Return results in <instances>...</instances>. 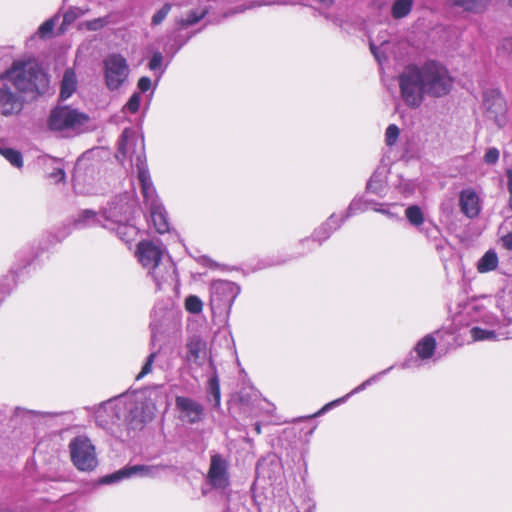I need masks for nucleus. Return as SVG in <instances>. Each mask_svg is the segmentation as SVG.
Returning <instances> with one entry per match:
<instances>
[{
  "label": "nucleus",
  "mask_w": 512,
  "mask_h": 512,
  "mask_svg": "<svg viewBox=\"0 0 512 512\" xmlns=\"http://www.w3.org/2000/svg\"><path fill=\"white\" fill-rule=\"evenodd\" d=\"M453 83L446 66L434 60L426 61L421 66L409 65L399 75L401 97L410 108H418L425 95L433 98L448 95Z\"/></svg>",
  "instance_id": "nucleus-1"
},
{
  "label": "nucleus",
  "mask_w": 512,
  "mask_h": 512,
  "mask_svg": "<svg viewBox=\"0 0 512 512\" xmlns=\"http://www.w3.org/2000/svg\"><path fill=\"white\" fill-rule=\"evenodd\" d=\"M156 404L145 392L123 394L104 402L98 410V417L105 413L113 425H125L128 429H141L153 419Z\"/></svg>",
  "instance_id": "nucleus-2"
},
{
  "label": "nucleus",
  "mask_w": 512,
  "mask_h": 512,
  "mask_svg": "<svg viewBox=\"0 0 512 512\" xmlns=\"http://www.w3.org/2000/svg\"><path fill=\"white\" fill-rule=\"evenodd\" d=\"M130 207L126 203H112L101 214L93 210L82 211L74 222L76 228H85L100 225L115 232L125 243H130L138 234L135 225L130 224Z\"/></svg>",
  "instance_id": "nucleus-3"
},
{
  "label": "nucleus",
  "mask_w": 512,
  "mask_h": 512,
  "mask_svg": "<svg viewBox=\"0 0 512 512\" xmlns=\"http://www.w3.org/2000/svg\"><path fill=\"white\" fill-rule=\"evenodd\" d=\"M138 261L155 282L156 289L171 285L176 276V269L166 249L152 241H141L136 252Z\"/></svg>",
  "instance_id": "nucleus-4"
},
{
  "label": "nucleus",
  "mask_w": 512,
  "mask_h": 512,
  "mask_svg": "<svg viewBox=\"0 0 512 512\" xmlns=\"http://www.w3.org/2000/svg\"><path fill=\"white\" fill-rule=\"evenodd\" d=\"M140 151L136 155V167L138 172V180L141 185L142 195L145 204L150 212V221L156 232L163 234L169 231V222L165 208L160 203L156 190L150 178V174L146 165L143 149V140L139 142Z\"/></svg>",
  "instance_id": "nucleus-5"
},
{
  "label": "nucleus",
  "mask_w": 512,
  "mask_h": 512,
  "mask_svg": "<svg viewBox=\"0 0 512 512\" xmlns=\"http://www.w3.org/2000/svg\"><path fill=\"white\" fill-rule=\"evenodd\" d=\"M505 302L502 300L497 305L502 319L494 312H486L481 316V323L485 327L474 326L470 329V336L474 341L512 338V311L505 307Z\"/></svg>",
  "instance_id": "nucleus-6"
},
{
  "label": "nucleus",
  "mask_w": 512,
  "mask_h": 512,
  "mask_svg": "<svg viewBox=\"0 0 512 512\" xmlns=\"http://www.w3.org/2000/svg\"><path fill=\"white\" fill-rule=\"evenodd\" d=\"M2 75L21 92H39L48 84L46 74L33 61H14Z\"/></svg>",
  "instance_id": "nucleus-7"
},
{
  "label": "nucleus",
  "mask_w": 512,
  "mask_h": 512,
  "mask_svg": "<svg viewBox=\"0 0 512 512\" xmlns=\"http://www.w3.org/2000/svg\"><path fill=\"white\" fill-rule=\"evenodd\" d=\"M88 120V116L68 106H58L51 111L48 119L50 130L62 136H70Z\"/></svg>",
  "instance_id": "nucleus-8"
},
{
  "label": "nucleus",
  "mask_w": 512,
  "mask_h": 512,
  "mask_svg": "<svg viewBox=\"0 0 512 512\" xmlns=\"http://www.w3.org/2000/svg\"><path fill=\"white\" fill-rule=\"evenodd\" d=\"M130 68L120 54L112 53L103 60L104 82L109 91H118L128 83Z\"/></svg>",
  "instance_id": "nucleus-9"
},
{
  "label": "nucleus",
  "mask_w": 512,
  "mask_h": 512,
  "mask_svg": "<svg viewBox=\"0 0 512 512\" xmlns=\"http://www.w3.org/2000/svg\"><path fill=\"white\" fill-rule=\"evenodd\" d=\"M240 288L231 281L216 280L210 285V306L214 314H229Z\"/></svg>",
  "instance_id": "nucleus-10"
},
{
  "label": "nucleus",
  "mask_w": 512,
  "mask_h": 512,
  "mask_svg": "<svg viewBox=\"0 0 512 512\" xmlns=\"http://www.w3.org/2000/svg\"><path fill=\"white\" fill-rule=\"evenodd\" d=\"M71 459L78 470L92 471L97 466L95 448L84 436L74 438L69 444Z\"/></svg>",
  "instance_id": "nucleus-11"
},
{
  "label": "nucleus",
  "mask_w": 512,
  "mask_h": 512,
  "mask_svg": "<svg viewBox=\"0 0 512 512\" xmlns=\"http://www.w3.org/2000/svg\"><path fill=\"white\" fill-rule=\"evenodd\" d=\"M166 468L167 466L163 464L126 466L112 474L104 476L100 482L102 484H113L133 476L156 478Z\"/></svg>",
  "instance_id": "nucleus-12"
},
{
  "label": "nucleus",
  "mask_w": 512,
  "mask_h": 512,
  "mask_svg": "<svg viewBox=\"0 0 512 512\" xmlns=\"http://www.w3.org/2000/svg\"><path fill=\"white\" fill-rule=\"evenodd\" d=\"M183 361L190 367H200L207 357V343L197 334L189 336L180 352Z\"/></svg>",
  "instance_id": "nucleus-13"
},
{
  "label": "nucleus",
  "mask_w": 512,
  "mask_h": 512,
  "mask_svg": "<svg viewBox=\"0 0 512 512\" xmlns=\"http://www.w3.org/2000/svg\"><path fill=\"white\" fill-rule=\"evenodd\" d=\"M483 105L488 118L492 119L499 127L505 124L507 104L502 93L497 89L484 92Z\"/></svg>",
  "instance_id": "nucleus-14"
},
{
  "label": "nucleus",
  "mask_w": 512,
  "mask_h": 512,
  "mask_svg": "<svg viewBox=\"0 0 512 512\" xmlns=\"http://www.w3.org/2000/svg\"><path fill=\"white\" fill-rule=\"evenodd\" d=\"M228 467V462L222 455H211L207 482L214 489L225 490L230 485Z\"/></svg>",
  "instance_id": "nucleus-15"
},
{
  "label": "nucleus",
  "mask_w": 512,
  "mask_h": 512,
  "mask_svg": "<svg viewBox=\"0 0 512 512\" xmlns=\"http://www.w3.org/2000/svg\"><path fill=\"white\" fill-rule=\"evenodd\" d=\"M176 409L180 412V418L191 424L200 422L204 416L203 406L196 400L178 396L175 400Z\"/></svg>",
  "instance_id": "nucleus-16"
},
{
  "label": "nucleus",
  "mask_w": 512,
  "mask_h": 512,
  "mask_svg": "<svg viewBox=\"0 0 512 512\" xmlns=\"http://www.w3.org/2000/svg\"><path fill=\"white\" fill-rule=\"evenodd\" d=\"M22 109L19 96L11 91L9 82L3 75L0 76V113L9 116Z\"/></svg>",
  "instance_id": "nucleus-17"
},
{
  "label": "nucleus",
  "mask_w": 512,
  "mask_h": 512,
  "mask_svg": "<svg viewBox=\"0 0 512 512\" xmlns=\"http://www.w3.org/2000/svg\"><path fill=\"white\" fill-rule=\"evenodd\" d=\"M459 206L461 212L470 219L477 217L482 209L478 194L471 188L463 189L460 192Z\"/></svg>",
  "instance_id": "nucleus-18"
},
{
  "label": "nucleus",
  "mask_w": 512,
  "mask_h": 512,
  "mask_svg": "<svg viewBox=\"0 0 512 512\" xmlns=\"http://www.w3.org/2000/svg\"><path fill=\"white\" fill-rule=\"evenodd\" d=\"M393 369V366H390L388 369H385L379 373H376L374 374L373 376H371L370 378H368L367 380H365L364 382H362L360 385H358L357 387H355L353 390H351L348 394H346L345 396L343 397H340L336 400H333L327 404H325L318 412H316L312 417H317V416H321L323 415L324 413H326L327 411H329L330 409H332L333 407H336L337 405H340L344 402H346L348 400V398L354 394H357L361 391H363L364 389H366L368 386H370L371 384L377 382L383 375L387 374L390 370Z\"/></svg>",
  "instance_id": "nucleus-19"
},
{
  "label": "nucleus",
  "mask_w": 512,
  "mask_h": 512,
  "mask_svg": "<svg viewBox=\"0 0 512 512\" xmlns=\"http://www.w3.org/2000/svg\"><path fill=\"white\" fill-rule=\"evenodd\" d=\"M339 228V223L332 226L331 222H324L321 226H319L315 231L313 232L312 238H306L299 242V245L303 248V250H306V252L314 250V248L317 245H321L323 241L327 240L331 234ZM305 251H303L301 254H304Z\"/></svg>",
  "instance_id": "nucleus-20"
},
{
  "label": "nucleus",
  "mask_w": 512,
  "mask_h": 512,
  "mask_svg": "<svg viewBox=\"0 0 512 512\" xmlns=\"http://www.w3.org/2000/svg\"><path fill=\"white\" fill-rule=\"evenodd\" d=\"M405 217L412 226L425 234L427 238H436L439 233L436 226L422 227L424 224V214L418 205H411L407 207L405 210Z\"/></svg>",
  "instance_id": "nucleus-21"
},
{
  "label": "nucleus",
  "mask_w": 512,
  "mask_h": 512,
  "mask_svg": "<svg viewBox=\"0 0 512 512\" xmlns=\"http://www.w3.org/2000/svg\"><path fill=\"white\" fill-rule=\"evenodd\" d=\"M138 139L136 138L133 131L130 129H125L121 135L118 147L117 158H120V155L125 157L132 158V154L134 153V146Z\"/></svg>",
  "instance_id": "nucleus-22"
},
{
  "label": "nucleus",
  "mask_w": 512,
  "mask_h": 512,
  "mask_svg": "<svg viewBox=\"0 0 512 512\" xmlns=\"http://www.w3.org/2000/svg\"><path fill=\"white\" fill-rule=\"evenodd\" d=\"M77 88V77L72 69L65 71L60 88V99L66 100L72 96Z\"/></svg>",
  "instance_id": "nucleus-23"
},
{
  "label": "nucleus",
  "mask_w": 512,
  "mask_h": 512,
  "mask_svg": "<svg viewBox=\"0 0 512 512\" xmlns=\"http://www.w3.org/2000/svg\"><path fill=\"white\" fill-rule=\"evenodd\" d=\"M386 174L384 170H376L367 183V190L375 195L382 196L386 190Z\"/></svg>",
  "instance_id": "nucleus-24"
},
{
  "label": "nucleus",
  "mask_w": 512,
  "mask_h": 512,
  "mask_svg": "<svg viewBox=\"0 0 512 512\" xmlns=\"http://www.w3.org/2000/svg\"><path fill=\"white\" fill-rule=\"evenodd\" d=\"M436 348V340L432 335H426L415 346L418 357L426 360L432 357Z\"/></svg>",
  "instance_id": "nucleus-25"
},
{
  "label": "nucleus",
  "mask_w": 512,
  "mask_h": 512,
  "mask_svg": "<svg viewBox=\"0 0 512 512\" xmlns=\"http://www.w3.org/2000/svg\"><path fill=\"white\" fill-rule=\"evenodd\" d=\"M452 4L465 12L480 14L487 9L489 0H453Z\"/></svg>",
  "instance_id": "nucleus-26"
},
{
  "label": "nucleus",
  "mask_w": 512,
  "mask_h": 512,
  "mask_svg": "<svg viewBox=\"0 0 512 512\" xmlns=\"http://www.w3.org/2000/svg\"><path fill=\"white\" fill-rule=\"evenodd\" d=\"M499 264L498 255L495 250L489 249L477 262L479 273H488L494 271Z\"/></svg>",
  "instance_id": "nucleus-27"
},
{
  "label": "nucleus",
  "mask_w": 512,
  "mask_h": 512,
  "mask_svg": "<svg viewBox=\"0 0 512 512\" xmlns=\"http://www.w3.org/2000/svg\"><path fill=\"white\" fill-rule=\"evenodd\" d=\"M208 13V10L203 9H196L191 10L187 13L186 17L177 18L175 20V24L178 29H185L192 25L197 24L200 20H202L206 14Z\"/></svg>",
  "instance_id": "nucleus-28"
},
{
  "label": "nucleus",
  "mask_w": 512,
  "mask_h": 512,
  "mask_svg": "<svg viewBox=\"0 0 512 512\" xmlns=\"http://www.w3.org/2000/svg\"><path fill=\"white\" fill-rule=\"evenodd\" d=\"M209 365L212 368L214 373L208 381V393L210 396H212V398L215 402V406H219L220 400H221L220 384H219V379H218V376L216 373V368H215L214 362L211 358L209 360Z\"/></svg>",
  "instance_id": "nucleus-29"
},
{
  "label": "nucleus",
  "mask_w": 512,
  "mask_h": 512,
  "mask_svg": "<svg viewBox=\"0 0 512 512\" xmlns=\"http://www.w3.org/2000/svg\"><path fill=\"white\" fill-rule=\"evenodd\" d=\"M413 0H395L392 6V16L395 19L406 17L412 9Z\"/></svg>",
  "instance_id": "nucleus-30"
},
{
  "label": "nucleus",
  "mask_w": 512,
  "mask_h": 512,
  "mask_svg": "<svg viewBox=\"0 0 512 512\" xmlns=\"http://www.w3.org/2000/svg\"><path fill=\"white\" fill-rule=\"evenodd\" d=\"M0 154L14 167L22 168L23 157L18 150L12 148H0Z\"/></svg>",
  "instance_id": "nucleus-31"
},
{
  "label": "nucleus",
  "mask_w": 512,
  "mask_h": 512,
  "mask_svg": "<svg viewBox=\"0 0 512 512\" xmlns=\"http://www.w3.org/2000/svg\"><path fill=\"white\" fill-rule=\"evenodd\" d=\"M110 22H111L110 16H104V17H99V18H95L93 20H88V21L82 22L80 24V28L81 29L85 28L89 31H97V30L104 28L108 24H110Z\"/></svg>",
  "instance_id": "nucleus-32"
},
{
  "label": "nucleus",
  "mask_w": 512,
  "mask_h": 512,
  "mask_svg": "<svg viewBox=\"0 0 512 512\" xmlns=\"http://www.w3.org/2000/svg\"><path fill=\"white\" fill-rule=\"evenodd\" d=\"M185 309L191 314H200L203 310V302L196 295H189L185 299Z\"/></svg>",
  "instance_id": "nucleus-33"
},
{
  "label": "nucleus",
  "mask_w": 512,
  "mask_h": 512,
  "mask_svg": "<svg viewBox=\"0 0 512 512\" xmlns=\"http://www.w3.org/2000/svg\"><path fill=\"white\" fill-rule=\"evenodd\" d=\"M83 14L84 11L80 8H70L63 16V22L61 24L60 30L64 32L70 24H72L77 18L81 17Z\"/></svg>",
  "instance_id": "nucleus-34"
},
{
  "label": "nucleus",
  "mask_w": 512,
  "mask_h": 512,
  "mask_svg": "<svg viewBox=\"0 0 512 512\" xmlns=\"http://www.w3.org/2000/svg\"><path fill=\"white\" fill-rule=\"evenodd\" d=\"M172 9V4L165 3L159 10H157L151 18V25L158 26L160 25L167 15L170 13Z\"/></svg>",
  "instance_id": "nucleus-35"
},
{
  "label": "nucleus",
  "mask_w": 512,
  "mask_h": 512,
  "mask_svg": "<svg viewBox=\"0 0 512 512\" xmlns=\"http://www.w3.org/2000/svg\"><path fill=\"white\" fill-rule=\"evenodd\" d=\"M400 135V129L395 124H390L385 131V143L387 146L392 147L396 144Z\"/></svg>",
  "instance_id": "nucleus-36"
},
{
  "label": "nucleus",
  "mask_w": 512,
  "mask_h": 512,
  "mask_svg": "<svg viewBox=\"0 0 512 512\" xmlns=\"http://www.w3.org/2000/svg\"><path fill=\"white\" fill-rule=\"evenodd\" d=\"M388 44L389 43L387 41H383L380 46H376L374 42L370 43V50L379 64H382L387 60L385 50Z\"/></svg>",
  "instance_id": "nucleus-37"
},
{
  "label": "nucleus",
  "mask_w": 512,
  "mask_h": 512,
  "mask_svg": "<svg viewBox=\"0 0 512 512\" xmlns=\"http://www.w3.org/2000/svg\"><path fill=\"white\" fill-rule=\"evenodd\" d=\"M50 161L55 164L53 171L48 173L49 178L53 179L56 183L65 180V172L60 161L50 158Z\"/></svg>",
  "instance_id": "nucleus-38"
},
{
  "label": "nucleus",
  "mask_w": 512,
  "mask_h": 512,
  "mask_svg": "<svg viewBox=\"0 0 512 512\" xmlns=\"http://www.w3.org/2000/svg\"><path fill=\"white\" fill-rule=\"evenodd\" d=\"M141 102V96L139 92L133 93V95L130 97L126 105L124 106V109L129 111L130 113H136L139 110Z\"/></svg>",
  "instance_id": "nucleus-39"
},
{
  "label": "nucleus",
  "mask_w": 512,
  "mask_h": 512,
  "mask_svg": "<svg viewBox=\"0 0 512 512\" xmlns=\"http://www.w3.org/2000/svg\"><path fill=\"white\" fill-rule=\"evenodd\" d=\"M156 352H152L146 359V362L144 363L141 371L136 376V380L142 379L144 376L149 374L152 371V365L154 363V360L156 358Z\"/></svg>",
  "instance_id": "nucleus-40"
},
{
  "label": "nucleus",
  "mask_w": 512,
  "mask_h": 512,
  "mask_svg": "<svg viewBox=\"0 0 512 512\" xmlns=\"http://www.w3.org/2000/svg\"><path fill=\"white\" fill-rule=\"evenodd\" d=\"M54 27H55V18L46 20L38 28L39 36L41 38H46L47 36H49L52 33Z\"/></svg>",
  "instance_id": "nucleus-41"
},
{
  "label": "nucleus",
  "mask_w": 512,
  "mask_h": 512,
  "mask_svg": "<svg viewBox=\"0 0 512 512\" xmlns=\"http://www.w3.org/2000/svg\"><path fill=\"white\" fill-rule=\"evenodd\" d=\"M500 152L496 147H490L485 155L484 162L488 165H495L499 161Z\"/></svg>",
  "instance_id": "nucleus-42"
},
{
  "label": "nucleus",
  "mask_w": 512,
  "mask_h": 512,
  "mask_svg": "<svg viewBox=\"0 0 512 512\" xmlns=\"http://www.w3.org/2000/svg\"><path fill=\"white\" fill-rule=\"evenodd\" d=\"M163 56L160 52H155L149 62V68L156 71L161 68Z\"/></svg>",
  "instance_id": "nucleus-43"
},
{
  "label": "nucleus",
  "mask_w": 512,
  "mask_h": 512,
  "mask_svg": "<svg viewBox=\"0 0 512 512\" xmlns=\"http://www.w3.org/2000/svg\"><path fill=\"white\" fill-rule=\"evenodd\" d=\"M359 211H363L361 201L353 200V201L350 203V205H349V207H348L347 211L345 212V217H346V218H349L350 216H352V215L356 214V213H357V212H359Z\"/></svg>",
  "instance_id": "nucleus-44"
},
{
  "label": "nucleus",
  "mask_w": 512,
  "mask_h": 512,
  "mask_svg": "<svg viewBox=\"0 0 512 512\" xmlns=\"http://www.w3.org/2000/svg\"><path fill=\"white\" fill-rule=\"evenodd\" d=\"M137 87L140 92L144 93L152 87V81L149 77L143 76L138 80Z\"/></svg>",
  "instance_id": "nucleus-45"
},
{
  "label": "nucleus",
  "mask_w": 512,
  "mask_h": 512,
  "mask_svg": "<svg viewBox=\"0 0 512 512\" xmlns=\"http://www.w3.org/2000/svg\"><path fill=\"white\" fill-rule=\"evenodd\" d=\"M499 49L504 53L512 55V36L504 38L500 43Z\"/></svg>",
  "instance_id": "nucleus-46"
},
{
  "label": "nucleus",
  "mask_w": 512,
  "mask_h": 512,
  "mask_svg": "<svg viewBox=\"0 0 512 512\" xmlns=\"http://www.w3.org/2000/svg\"><path fill=\"white\" fill-rule=\"evenodd\" d=\"M347 218L345 217V214H332L326 222H331V225L334 226L336 225L337 223H339V228L341 227V225L345 222Z\"/></svg>",
  "instance_id": "nucleus-47"
},
{
  "label": "nucleus",
  "mask_w": 512,
  "mask_h": 512,
  "mask_svg": "<svg viewBox=\"0 0 512 512\" xmlns=\"http://www.w3.org/2000/svg\"><path fill=\"white\" fill-rule=\"evenodd\" d=\"M500 241L505 249L512 251V231L502 236Z\"/></svg>",
  "instance_id": "nucleus-48"
},
{
  "label": "nucleus",
  "mask_w": 512,
  "mask_h": 512,
  "mask_svg": "<svg viewBox=\"0 0 512 512\" xmlns=\"http://www.w3.org/2000/svg\"><path fill=\"white\" fill-rule=\"evenodd\" d=\"M506 176H507V179H508V191H509V194H510V197H509V207L512 210V170L511 169L506 171Z\"/></svg>",
  "instance_id": "nucleus-49"
},
{
  "label": "nucleus",
  "mask_w": 512,
  "mask_h": 512,
  "mask_svg": "<svg viewBox=\"0 0 512 512\" xmlns=\"http://www.w3.org/2000/svg\"><path fill=\"white\" fill-rule=\"evenodd\" d=\"M288 2L282 0H263L260 3H257V6L261 5H286Z\"/></svg>",
  "instance_id": "nucleus-50"
},
{
  "label": "nucleus",
  "mask_w": 512,
  "mask_h": 512,
  "mask_svg": "<svg viewBox=\"0 0 512 512\" xmlns=\"http://www.w3.org/2000/svg\"><path fill=\"white\" fill-rule=\"evenodd\" d=\"M376 212H379V213H382V214H385L387 215L388 217L390 218H393L394 217V214L392 212H390L389 210L387 209H384V208H375L374 209Z\"/></svg>",
  "instance_id": "nucleus-51"
},
{
  "label": "nucleus",
  "mask_w": 512,
  "mask_h": 512,
  "mask_svg": "<svg viewBox=\"0 0 512 512\" xmlns=\"http://www.w3.org/2000/svg\"><path fill=\"white\" fill-rule=\"evenodd\" d=\"M411 366H412V364H411V361H409V360L403 362V364H402V368H405V369L410 368Z\"/></svg>",
  "instance_id": "nucleus-52"
},
{
  "label": "nucleus",
  "mask_w": 512,
  "mask_h": 512,
  "mask_svg": "<svg viewBox=\"0 0 512 512\" xmlns=\"http://www.w3.org/2000/svg\"><path fill=\"white\" fill-rule=\"evenodd\" d=\"M255 431L257 432V434L261 433V428H260V425L258 423L255 424Z\"/></svg>",
  "instance_id": "nucleus-53"
},
{
  "label": "nucleus",
  "mask_w": 512,
  "mask_h": 512,
  "mask_svg": "<svg viewBox=\"0 0 512 512\" xmlns=\"http://www.w3.org/2000/svg\"><path fill=\"white\" fill-rule=\"evenodd\" d=\"M508 4L512 8V0H508Z\"/></svg>",
  "instance_id": "nucleus-54"
},
{
  "label": "nucleus",
  "mask_w": 512,
  "mask_h": 512,
  "mask_svg": "<svg viewBox=\"0 0 512 512\" xmlns=\"http://www.w3.org/2000/svg\"><path fill=\"white\" fill-rule=\"evenodd\" d=\"M150 327H153V324H150ZM152 335L154 336V328H152Z\"/></svg>",
  "instance_id": "nucleus-55"
}]
</instances>
